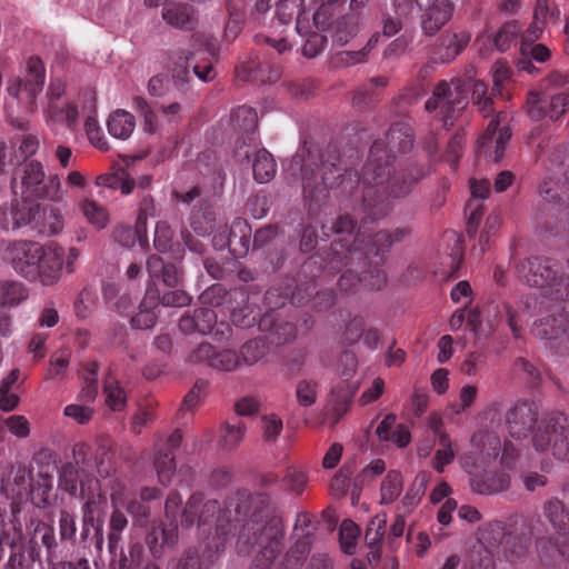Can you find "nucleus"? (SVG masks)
I'll return each instance as SVG.
<instances>
[{
	"label": "nucleus",
	"instance_id": "1",
	"mask_svg": "<svg viewBox=\"0 0 569 569\" xmlns=\"http://www.w3.org/2000/svg\"><path fill=\"white\" fill-rule=\"evenodd\" d=\"M284 525L281 516L270 506L256 508L244 522L237 541L240 555L254 553L250 569H266L273 565L281 550Z\"/></svg>",
	"mask_w": 569,
	"mask_h": 569
},
{
	"label": "nucleus",
	"instance_id": "2",
	"mask_svg": "<svg viewBox=\"0 0 569 569\" xmlns=\"http://www.w3.org/2000/svg\"><path fill=\"white\" fill-rule=\"evenodd\" d=\"M420 178L419 172L410 180L391 176L388 150L382 141H376L371 148L370 160L363 169L362 178L358 179V187L362 189L366 210L372 216V219H376V212L373 211L376 197L379 199L403 197Z\"/></svg>",
	"mask_w": 569,
	"mask_h": 569
},
{
	"label": "nucleus",
	"instance_id": "3",
	"mask_svg": "<svg viewBox=\"0 0 569 569\" xmlns=\"http://www.w3.org/2000/svg\"><path fill=\"white\" fill-rule=\"evenodd\" d=\"M46 79L44 64L38 57H30L26 62V76L10 77L6 91L8 99L6 109L9 114L19 108L24 113H31L37 109L38 96L42 92Z\"/></svg>",
	"mask_w": 569,
	"mask_h": 569
},
{
	"label": "nucleus",
	"instance_id": "4",
	"mask_svg": "<svg viewBox=\"0 0 569 569\" xmlns=\"http://www.w3.org/2000/svg\"><path fill=\"white\" fill-rule=\"evenodd\" d=\"M21 194L54 203H64L67 191L62 189L60 177L57 173L46 177L43 164L32 160L27 162L20 177Z\"/></svg>",
	"mask_w": 569,
	"mask_h": 569
},
{
	"label": "nucleus",
	"instance_id": "5",
	"mask_svg": "<svg viewBox=\"0 0 569 569\" xmlns=\"http://www.w3.org/2000/svg\"><path fill=\"white\" fill-rule=\"evenodd\" d=\"M552 453L559 460L569 461V420L563 413H553L541 419L532 438V443L538 452H545L551 448Z\"/></svg>",
	"mask_w": 569,
	"mask_h": 569
},
{
	"label": "nucleus",
	"instance_id": "6",
	"mask_svg": "<svg viewBox=\"0 0 569 569\" xmlns=\"http://www.w3.org/2000/svg\"><path fill=\"white\" fill-rule=\"evenodd\" d=\"M461 468L470 476L471 486L480 495H493L509 488V475L490 469L488 459L475 456L473 451H465L459 457Z\"/></svg>",
	"mask_w": 569,
	"mask_h": 569
},
{
	"label": "nucleus",
	"instance_id": "7",
	"mask_svg": "<svg viewBox=\"0 0 569 569\" xmlns=\"http://www.w3.org/2000/svg\"><path fill=\"white\" fill-rule=\"evenodd\" d=\"M467 106L468 94L461 79L440 82L435 89L433 96L426 102L428 111H439L445 126H452L453 120Z\"/></svg>",
	"mask_w": 569,
	"mask_h": 569
},
{
	"label": "nucleus",
	"instance_id": "8",
	"mask_svg": "<svg viewBox=\"0 0 569 569\" xmlns=\"http://www.w3.org/2000/svg\"><path fill=\"white\" fill-rule=\"evenodd\" d=\"M471 450L475 456L485 460L492 455L493 461L498 460L503 470H511L516 467L518 461V450L513 443L505 441L503 443L496 437L485 432L478 431L471 436L470 439Z\"/></svg>",
	"mask_w": 569,
	"mask_h": 569
},
{
	"label": "nucleus",
	"instance_id": "9",
	"mask_svg": "<svg viewBox=\"0 0 569 569\" xmlns=\"http://www.w3.org/2000/svg\"><path fill=\"white\" fill-rule=\"evenodd\" d=\"M64 249L58 243L43 244L39 253V260L28 274L27 280L50 287L62 277Z\"/></svg>",
	"mask_w": 569,
	"mask_h": 569
},
{
	"label": "nucleus",
	"instance_id": "10",
	"mask_svg": "<svg viewBox=\"0 0 569 569\" xmlns=\"http://www.w3.org/2000/svg\"><path fill=\"white\" fill-rule=\"evenodd\" d=\"M42 246V243L31 240L4 241L0 246V251L14 271L27 279L36 259L39 260Z\"/></svg>",
	"mask_w": 569,
	"mask_h": 569
},
{
	"label": "nucleus",
	"instance_id": "11",
	"mask_svg": "<svg viewBox=\"0 0 569 569\" xmlns=\"http://www.w3.org/2000/svg\"><path fill=\"white\" fill-rule=\"evenodd\" d=\"M532 332L549 340L552 347L569 350V317L563 313L549 315L535 322Z\"/></svg>",
	"mask_w": 569,
	"mask_h": 569
},
{
	"label": "nucleus",
	"instance_id": "12",
	"mask_svg": "<svg viewBox=\"0 0 569 569\" xmlns=\"http://www.w3.org/2000/svg\"><path fill=\"white\" fill-rule=\"evenodd\" d=\"M418 6L425 8L420 22L426 36H435L451 19L455 10L452 0H425Z\"/></svg>",
	"mask_w": 569,
	"mask_h": 569
},
{
	"label": "nucleus",
	"instance_id": "13",
	"mask_svg": "<svg viewBox=\"0 0 569 569\" xmlns=\"http://www.w3.org/2000/svg\"><path fill=\"white\" fill-rule=\"evenodd\" d=\"M511 137L509 128H499L498 119H492L478 140V152L485 153L493 162L505 154L506 146Z\"/></svg>",
	"mask_w": 569,
	"mask_h": 569
},
{
	"label": "nucleus",
	"instance_id": "14",
	"mask_svg": "<svg viewBox=\"0 0 569 569\" xmlns=\"http://www.w3.org/2000/svg\"><path fill=\"white\" fill-rule=\"evenodd\" d=\"M218 511L219 505L216 500L204 502L201 493H193L183 510L181 525L191 527L197 523L199 528L204 527L211 523Z\"/></svg>",
	"mask_w": 569,
	"mask_h": 569
},
{
	"label": "nucleus",
	"instance_id": "15",
	"mask_svg": "<svg viewBox=\"0 0 569 569\" xmlns=\"http://www.w3.org/2000/svg\"><path fill=\"white\" fill-rule=\"evenodd\" d=\"M541 422L537 421V411L529 403L516 405L507 415V427L509 433L513 438H525L529 431L535 435L537 426Z\"/></svg>",
	"mask_w": 569,
	"mask_h": 569
},
{
	"label": "nucleus",
	"instance_id": "16",
	"mask_svg": "<svg viewBox=\"0 0 569 569\" xmlns=\"http://www.w3.org/2000/svg\"><path fill=\"white\" fill-rule=\"evenodd\" d=\"M111 503L113 507V511L110 516L109 520V548L113 549L117 547L120 540V533L127 528L128 519L126 515L121 511V508L126 505L124 497V487L121 483H116L111 488Z\"/></svg>",
	"mask_w": 569,
	"mask_h": 569
},
{
	"label": "nucleus",
	"instance_id": "17",
	"mask_svg": "<svg viewBox=\"0 0 569 569\" xmlns=\"http://www.w3.org/2000/svg\"><path fill=\"white\" fill-rule=\"evenodd\" d=\"M178 541V526L173 522L153 525L147 535L146 542L153 557H160L166 548L173 547Z\"/></svg>",
	"mask_w": 569,
	"mask_h": 569
},
{
	"label": "nucleus",
	"instance_id": "18",
	"mask_svg": "<svg viewBox=\"0 0 569 569\" xmlns=\"http://www.w3.org/2000/svg\"><path fill=\"white\" fill-rule=\"evenodd\" d=\"M545 515L558 535L557 548L565 553L559 539H562L563 542L569 541V510H566L560 501L549 500L545 505Z\"/></svg>",
	"mask_w": 569,
	"mask_h": 569
},
{
	"label": "nucleus",
	"instance_id": "19",
	"mask_svg": "<svg viewBox=\"0 0 569 569\" xmlns=\"http://www.w3.org/2000/svg\"><path fill=\"white\" fill-rule=\"evenodd\" d=\"M400 238L393 237L385 230L377 231L375 234L365 237L360 230H358L355 239V250L363 251L369 258L370 256H378L380 252L387 250L395 241H399Z\"/></svg>",
	"mask_w": 569,
	"mask_h": 569
},
{
	"label": "nucleus",
	"instance_id": "20",
	"mask_svg": "<svg viewBox=\"0 0 569 569\" xmlns=\"http://www.w3.org/2000/svg\"><path fill=\"white\" fill-rule=\"evenodd\" d=\"M386 281L387 277L385 271L379 268H375L371 271L365 272L361 277H358L353 271L349 270L340 277L338 283L340 289L345 291L356 289L359 282L369 289L378 290L386 283Z\"/></svg>",
	"mask_w": 569,
	"mask_h": 569
},
{
	"label": "nucleus",
	"instance_id": "21",
	"mask_svg": "<svg viewBox=\"0 0 569 569\" xmlns=\"http://www.w3.org/2000/svg\"><path fill=\"white\" fill-rule=\"evenodd\" d=\"M163 20L171 27L191 30L197 22L193 9L181 2L166 4L162 10Z\"/></svg>",
	"mask_w": 569,
	"mask_h": 569
},
{
	"label": "nucleus",
	"instance_id": "22",
	"mask_svg": "<svg viewBox=\"0 0 569 569\" xmlns=\"http://www.w3.org/2000/svg\"><path fill=\"white\" fill-rule=\"evenodd\" d=\"M551 56L549 48L542 43L521 42L520 58L518 60V68L527 71L528 73H536L538 69L532 64V61L543 63Z\"/></svg>",
	"mask_w": 569,
	"mask_h": 569
},
{
	"label": "nucleus",
	"instance_id": "23",
	"mask_svg": "<svg viewBox=\"0 0 569 569\" xmlns=\"http://www.w3.org/2000/svg\"><path fill=\"white\" fill-rule=\"evenodd\" d=\"M468 31H448L440 39V56L443 62L453 60L470 42Z\"/></svg>",
	"mask_w": 569,
	"mask_h": 569
},
{
	"label": "nucleus",
	"instance_id": "24",
	"mask_svg": "<svg viewBox=\"0 0 569 569\" xmlns=\"http://www.w3.org/2000/svg\"><path fill=\"white\" fill-rule=\"evenodd\" d=\"M108 132L116 139L127 140L134 131V117L126 110L113 111L107 120Z\"/></svg>",
	"mask_w": 569,
	"mask_h": 569
},
{
	"label": "nucleus",
	"instance_id": "25",
	"mask_svg": "<svg viewBox=\"0 0 569 569\" xmlns=\"http://www.w3.org/2000/svg\"><path fill=\"white\" fill-rule=\"evenodd\" d=\"M158 299L151 289L147 293L139 307V311L131 318L132 326L138 329H150L157 321Z\"/></svg>",
	"mask_w": 569,
	"mask_h": 569
},
{
	"label": "nucleus",
	"instance_id": "26",
	"mask_svg": "<svg viewBox=\"0 0 569 569\" xmlns=\"http://www.w3.org/2000/svg\"><path fill=\"white\" fill-rule=\"evenodd\" d=\"M302 2L303 0H279L276 13L283 24L289 23L297 16L296 29L298 33L307 36L309 31L305 24V12L301 11Z\"/></svg>",
	"mask_w": 569,
	"mask_h": 569
},
{
	"label": "nucleus",
	"instance_id": "27",
	"mask_svg": "<svg viewBox=\"0 0 569 569\" xmlns=\"http://www.w3.org/2000/svg\"><path fill=\"white\" fill-rule=\"evenodd\" d=\"M79 209L86 221L97 230L104 229L110 221L108 210L92 199L86 198L81 200Z\"/></svg>",
	"mask_w": 569,
	"mask_h": 569
},
{
	"label": "nucleus",
	"instance_id": "28",
	"mask_svg": "<svg viewBox=\"0 0 569 569\" xmlns=\"http://www.w3.org/2000/svg\"><path fill=\"white\" fill-rule=\"evenodd\" d=\"M28 298L23 283L16 280H0V309L12 308Z\"/></svg>",
	"mask_w": 569,
	"mask_h": 569
},
{
	"label": "nucleus",
	"instance_id": "29",
	"mask_svg": "<svg viewBox=\"0 0 569 569\" xmlns=\"http://www.w3.org/2000/svg\"><path fill=\"white\" fill-rule=\"evenodd\" d=\"M46 121L48 124L64 123L68 127L73 126L78 118V109L71 103L59 106L56 102H48L44 109Z\"/></svg>",
	"mask_w": 569,
	"mask_h": 569
},
{
	"label": "nucleus",
	"instance_id": "30",
	"mask_svg": "<svg viewBox=\"0 0 569 569\" xmlns=\"http://www.w3.org/2000/svg\"><path fill=\"white\" fill-rule=\"evenodd\" d=\"M37 212V206L27 196L13 199L10 204V216L16 230L31 223Z\"/></svg>",
	"mask_w": 569,
	"mask_h": 569
},
{
	"label": "nucleus",
	"instance_id": "31",
	"mask_svg": "<svg viewBox=\"0 0 569 569\" xmlns=\"http://www.w3.org/2000/svg\"><path fill=\"white\" fill-rule=\"evenodd\" d=\"M190 226L198 236L211 234L217 227L212 208L208 204L194 210L190 217Z\"/></svg>",
	"mask_w": 569,
	"mask_h": 569
},
{
	"label": "nucleus",
	"instance_id": "32",
	"mask_svg": "<svg viewBox=\"0 0 569 569\" xmlns=\"http://www.w3.org/2000/svg\"><path fill=\"white\" fill-rule=\"evenodd\" d=\"M403 489V479L399 471L390 470L380 486V503L390 505L395 502Z\"/></svg>",
	"mask_w": 569,
	"mask_h": 569
},
{
	"label": "nucleus",
	"instance_id": "33",
	"mask_svg": "<svg viewBox=\"0 0 569 569\" xmlns=\"http://www.w3.org/2000/svg\"><path fill=\"white\" fill-rule=\"evenodd\" d=\"M276 162L267 150L262 149L256 153L252 171L257 182H269L276 173Z\"/></svg>",
	"mask_w": 569,
	"mask_h": 569
},
{
	"label": "nucleus",
	"instance_id": "34",
	"mask_svg": "<svg viewBox=\"0 0 569 569\" xmlns=\"http://www.w3.org/2000/svg\"><path fill=\"white\" fill-rule=\"evenodd\" d=\"M437 442L439 448L432 459V468L441 473L445 471V467L455 460L456 451L449 433H440Z\"/></svg>",
	"mask_w": 569,
	"mask_h": 569
},
{
	"label": "nucleus",
	"instance_id": "35",
	"mask_svg": "<svg viewBox=\"0 0 569 569\" xmlns=\"http://www.w3.org/2000/svg\"><path fill=\"white\" fill-rule=\"evenodd\" d=\"M133 108L142 117V130L148 134L159 132L161 123L156 112L149 107L147 100L142 97L133 98Z\"/></svg>",
	"mask_w": 569,
	"mask_h": 569
},
{
	"label": "nucleus",
	"instance_id": "36",
	"mask_svg": "<svg viewBox=\"0 0 569 569\" xmlns=\"http://www.w3.org/2000/svg\"><path fill=\"white\" fill-rule=\"evenodd\" d=\"M548 13V0H537L533 21L522 36L521 42H535L541 37L545 28V19Z\"/></svg>",
	"mask_w": 569,
	"mask_h": 569
},
{
	"label": "nucleus",
	"instance_id": "37",
	"mask_svg": "<svg viewBox=\"0 0 569 569\" xmlns=\"http://www.w3.org/2000/svg\"><path fill=\"white\" fill-rule=\"evenodd\" d=\"M103 297L107 305L118 311L124 312L131 306V297L118 284L109 283L103 288Z\"/></svg>",
	"mask_w": 569,
	"mask_h": 569
},
{
	"label": "nucleus",
	"instance_id": "38",
	"mask_svg": "<svg viewBox=\"0 0 569 569\" xmlns=\"http://www.w3.org/2000/svg\"><path fill=\"white\" fill-rule=\"evenodd\" d=\"M462 83L466 86V93L472 92L473 103L480 106L483 116L488 117L492 109L491 99L487 97V86L482 81L475 79L462 80Z\"/></svg>",
	"mask_w": 569,
	"mask_h": 569
},
{
	"label": "nucleus",
	"instance_id": "39",
	"mask_svg": "<svg viewBox=\"0 0 569 569\" xmlns=\"http://www.w3.org/2000/svg\"><path fill=\"white\" fill-rule=\"evenodd\" d=\"M34 559L23 546L10 543V555L3 569H33Z\"/></svg>",
	"mask_w": 569,
	"mask_h": 569
},
{
	"label": "nucleus",
	"instance_id": "40",
	"mask_svg": "<svg viewBox=\"0 0 569 569\" xmlns=\"http://www.w3.org/2000/svg\"><path fill=\"white\" fill-rule=\"evenodd\" d=\"M154 468L162 485L170 482L176 471L174 458L170 450L159 451L154 458Z\"/></svg>",
	"mask_w": 569,
	"mask_h": 569
},
{
	"label": "nucleus",
	"instance_id": "41",
	"mask_svg": "<svg viewBox=\"0 0 569 569\" xmlns=\"http://www.w3.org/2000/svg\"><path fill=\"white\" fill-rule=\"evenodd\" d=\"M520 30L521 26L515 20L505 23L493 36V46L500 52L508 50Z\"/></svg>",
	"mask_w": 569,
	"mask_h": 569
},
{
	"label": "nucleus",
	"instance_id": "42",
	"mask_svg": "<svg viewBox=\"0 0 569 569\" xmlns=\"http://www.w3.org/2000/svg\"><path fill=\"white\" fill-rule=\"evenodd\" d=\"M114 240L124 248H131L137 242L144 248L148 243L147 238L141 234L138 228L129 226H119L113 231Z\"/></svg>",
	"mask_w": 569,
	"mask_h": 569
},
{
	"label": "nucleus",
	"instance_id": "43",
	"mask_svg": "<svg viewBox=\"0 0 569 569\" xmlns=\"http://www.w3.org/2000/svg\"><path fill=\"white\" fill-rule=\"evenodd\" d=\"M387 516L377 515L368 525L366 530V541L371 550L378 551L379 545L385 536Z\"/></svg>",
	"mask_w": 569,
	"mask_h": 569
},
{
	"label": "nucleus",
	"instance_id": "44",
	"mask_svg": "<svg viewBox=\"0 0 569 569\" xmlns=\"http://www.w3.org/2000/svg\"><path fill=\"white\" fill-rule=\"evenodd\" d=\"M241 366V359L236 351L224 349L217 351L211 360V367L221 371H233Z\"/></svg>",
	"mask_w": 569,
	"mask_h": 569
},
{
	"label": "nucleus",
	"instance_id": "45",
	"mask_svg": "<svg viewBox=\"0 0 569 569\" xmlns=\"http://www.w3.org/2000/svg\"><path fill=\"white\" fill-rule=\"evenodd\" d=\"M339 535L343 552L352 555L360 535L359 527L352 520H343L340 525Z\"/></svg>",
	"mask_w": 569,
	"mask_h": 569
},
{
	"label": "nucleus",
	"instance_id": "46",
	"mask_svg": "<svg viewBox=\"0 0 569 569\" xmlns=\"http://www.w3.org/2000/svg\"><path fill=\"white\" fill-rule=\"evenodd\" d=\"M380 39V34L373 33L366 46L358 51H345L339 54L340 61L346 64H357L366 62L368 60L370 51L377 47Z\"/></svg>",
	"mask_w": 569,
	"mask_h": 569
},
{
	"label": "nucleus",
	"instance_id": "47",
	"mask_svg": "<svg viewBox=\"0 0 569 569\" xmlns=\"http://www.w3.org/2000/svg\"><path fill=\"white\" fill-rule=\"evenodd\" d=\"M106 402L114 411L121 410L126 405V393L118 381L108 378L104 383Z\"/></svg>",
	"mask_w": 569,
	"mask_h": 569
},
{
	"label": "nucleus",
	"instance_id": "48",
	"mask_svg": "<svg viewBox=\"0 0 569 569\" xmlns=\"http://www.w3.org/2000/svg\"><path fill=\"white\" fill-rule=\"evenodd\" d=\"M359 30V17L355 13L346 14L336 24V38L339 42L346 43L356 36Z\"/></svg>",
	"mask_w": 569,
	"mask_h": 569
},
{
	"label": "nucleus",
	"instance_id": "49",
	"mask_svg": "<svg viewBox=\"0 0 569 569\" xmlns=\"http://www.w3.org/2000/svg\"><path fill=\"white\" fill-rule=\"evenodd\" d=\"M97 293L91 289H83L74 302V311L77 317L81 319L88 318L97 306Z\"/></svg>",
	"mask_w": 569,
	"mask_h": 569
},
{
	"label": "nucleus",
	"instance_id": "50",
	"mask_svg": "<svg viewBox=\"0 0 569 569\" xmlns=\"http://www.w3.org/2000/svg\"><path fill=\"white\" fill-rule=\"evenodd\" d=\"M98 366L96 363L90 365L87 373L83 377L82 387L80 390V399L84 402H91L94 400L98 393Z\"/></svg>",
	"mask_w": 569,
	"mask_h": 569
},
{
	"label": "nucleus",
	"instance_id": "51",
	"mask_svg": "<svg viewBox=\"0 0 569 569\" xmlns=\"http://www.w3.org/2000/svg\"><path fill=\"white\" fill-rule=\"evenodd\" d=\"M232 119L237 128L247 132L253 131L258 122L256 110L247 106L237 108L232 112Z\"/></svg>",
	"mask_w": 569,
	"mask_h": 569
},
{
	"label": "nucleus",
	"instance_id": "52",
	"mask_svg": "<svg viewBox=\"0 0 569 569\" xmlns=\"http://www.w3.org/2000/svg\"><path fill=\"white\" fill-rule=\"evenodd\" d=\"M318 385L313 380L303 379L297 383L296 397L302 407H310L316 402Z\"/></svg>",
	"mask_w": 569,
	"mask_h": 569
},
{
	"label": "nucleus",
	"instance_id": "53",
	"mask_svg": "<svg viewBox=\"0 0 569 569\" xmlns=\"http://www.w3.org/2000/svg\"><path fill=\"white\" fill-rule=\"evenodd\" d=\"M80 475L78 468L69 463L62 468L59 488L74 496L78 493Z\"/></svg>",
	"mask_w": 569,
	"mask_h": 569
},
{
	"label": "nucleus",
	"instance_id": "54",
	"mask_svg": "<svg viewBox=\"0 0 569 569\" xmlns=\"http://www.w3.org/2000/svg\"><path fill=\"white\" fill-rule=\"evenodd\" d=\"M84 130L92 146L101 150H107L109 148L103 131L94 116H88L84 123Z\"/></svg>",
	"mask_w": 569,
	"mask_h": 569
},
{
	"label": "nucleus",
	"instance_id": "55",
	"mask_svg": "<svg viewBox=\"0 0 569 569\" xmlns=\"http://www.w3.org/2000/svg\"><path fill=\"white\" fill-rule=\"evenodd\" d=\"M3 423L8 431L18 439H26L30 435V423L22 415H12L6 418Z\"/></svg>",
	"mask_w": 569,
	"mask_h": 569
},
{
	"label": "nucleus",
	"instance_id": "56",
	"mask_svg": "<svg viewBox=\"0 0 569 569\" xmlns=\"http://www.w3.org/2000/svg\"><path fill=\"white\" fill-rule=\"evenodd\" d=\"M64 220L60 211L50 209L43 212L42 228L40 232L46 236H56L63 229Z\"/></svg>",
	"mask_w": 569,
	"mask_h": 569
},
{
	"label": "nucleus",
	"instance_id": "57",
	"mask_svg": "<svg viewBox=\"0 0 569 569\" xmlns=\"http://www.w3.org/2000/svg\"><path fill=\"white\" fill-rule=\"evenodd\" d=\"M246 427L242 423L229 425L227 423L221 436L222 446L231 449L237 447L243 439Z\"/></svg>",
	"mask_w": 569,
	"mask_h": 569
},
{
	"label": "nucleus",
	"instance_id": "58",
	"mask_svg": "<svg viewBox=\"0 0 569 569\" xmlns=\"http://www.w3.org/2000/svg\"><path fill=\"white\" fill-rule=\"evenodd\" d=\"M172 237L173 232L170 226L164 221L158 222L153 240L156 249L160 252H167L172 246Z\"/></svg>",
	"mask_w": 569,
	"mask_h": 569
},
{
	"label": "nucleus",
	"instance_id": "59",
	"mask_svg": "<svg viewBox=\"0 0 569 569\" xmlns=\"http://www.w3.org/2000/svg\"><path fill=\"white\" fill-rule=\"evenodd\" d=\"M264 355V346L259 340H251L241 348V363L253 365Z\"/></svg>",
	"mask_w": 569,
	"mask_h": 569
},
{
	"label": "nucleus",
	"instance_id": "60",
	"mask_svg": "<svg viewBox=\"0 0 569 569\" xmlns=\"http://www.w3.org/2000/svg\"><path fill=\"white\" fill-rule=\"evenodd\" d=\"M19 162H21V157H19L14 147L6 142H0V174Z\"/></svg>",
	"mask_w": 569,
	"mask_h": 569
},
{
	"label": "nucleus",
	"instance_id": "61",
	"mask_svg": "<svg viewBox=\"0 0 569 569\" xmlns=\"http://www.w3.org/2000/svg\"><path fill=\"white\" fill-rule=\"evenodd\" d=\"M63 413L78 423H86L91 419L93 411L87 405L71 403L66 406Z\"/></svg>",
	"mask_w": 569,
	"mask_h": 569
},
{
	"label": "nucleus",
	"instance_id": "62",
	"mask_svg": "<svg viewBox=\"0 0 569 569\" xmlns=\"http://www.w3.org/2000/svg\"><path fill=\"white\" fill-rule=\"evenodd\" d=\"M196 318L198 325V332L206 335L211 331L212 326L217 321L216 312L210 308L196 309Z\"/></svg>",
	"mask_w": 569,
	"mask_h": 569
},
{
	"label": "nucleus",
	"instance_id": "63",
	"mask_svg": "<svg viewBox=\"0 0 569 569\" xmlns=\"http://www.w3.org/2000/svg\"><path fill=\"white\" fill-rule=\"evenodd\" d=\"M366 328L367 327H366V322H365L363 318L355 317L353 319H351L349 321V323L346 327V330L343 333L345 340L350 345H353V343L360 341Z\"/></svg>",
	"mask_w": 569,
	"mask_h": 569
},
{
	"label": "nucleus",
	"instance_id": "64",
	"mask_svg": "<svg viewBox=\"0 0 569 569\" xmlns=\"http://www.w3.org/2000/svg\"><path fill=\"white\" fill-rule=\"evenodd\" d=\"M422 497L420 489L410 488L397 506V512L408 516L418 506Z\"/></svg>",
	"mask_w": 569,
	"mask_h": 569
}]
</instances>
